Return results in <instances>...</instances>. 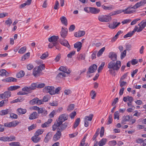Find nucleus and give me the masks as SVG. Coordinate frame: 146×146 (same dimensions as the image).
<instances>
[{"instance_id":"obj_1","label":"nucleus","mask_w":146,"mask_h":146,"mask_svg":"<svg viewBox=\"0 0 146 146\" xmlns=\"http://www.w3.org/2000/svg\"><path fill=\"white\" fill-rule=\"evenodd\" d=\"M108 56L112 61L110 62L108 64V67L113 70L118 71L121 66V62L120 61L117 60V55L114 52H111L109 54Z\"/></svg>"},{"instance_id":"obj_2","label":"nucleus","mask_w":146,"mask_h":146,"mask_svg":"<svg viewBox=\"0 0 146 146\" xmlns=\"http://www.w3.org/2000/svg\"><path fill=\"white\" fill-rule=\"evenodd\" d=\"M37 84L35 83L32 84L31 86H25L22 89V90L28 94L31 93L32 91L34 90L36 87Z\"/></svg>"},{"instance_id":"obj_3","label":"nucleus","mask_w":146,"mask_h":146,"mask_svg":"<svg viewBox=\"0 0 146 146\" xmlns=\"http://www.w3.org/2000/svg\"><path fill=\"white\" fill-rule=\"evenodd\" d=\"M111 17L109 15H101L99 16L98 19L102 22H107L111 20Z\"/></svg>"},{"instance_id":"obj_4","label":"nucleus","mask_w":146,"mask_h":146,"mask_svg":"<svg viewBox=\"0 0 146 146\" xmlns=\"http://www.w3.org/2000/svg\"><path fill=\"white\" fill-rule=\"evenodd\" d=\"M68 117L67 114L66 113L63 114L61 115L58 117V119L56 121H58L61 125L62 123L68 119Z\"/></svg>"},{"instance_id":"obj_5","label":"nucleus","mask_w":146,"mask_h":146,"mask_svg":"<svg viewBox=\"0 0 146 146\" xmlns=\"http://www.w3.org/2000/svg\"><path fill=\"white\" fill-rule=\"evenodd\" d=\"M58 36L53 35L49 38L48 40L49 42L53 44L54 46H55L56 44H58Z\"/></svg>"},{"instance_id":"obj_6","label":"nucleus","mask_w":146,"mask_h":146,"mask_svg":"<svg viewBox=\"0 0 146 146\" xmlns=\"http://www.w3.org/2000/svg\"><path fill=\"white\" fill-rule=\"evenodd\" d=\"M138 25L139 26V28L137 26H135V27H137V32H139L142 31L145 27L146 25V19L143 20L138 24Z\"/></svg>"},{"instance_id":"obj_7","label":"nucleus","mask_w":146,"mask_h":146,"mask_svg":"<svg viewBox=\"0 0 146 146\" xmlns=\"http://www.w3.org/2000/svg\"><path fill=\"white\" fill-rule=\"evenodd\" d=\"M19 123V122L17 121H15L9 123H6L4 124V127H14L17 126Z\"/></svg>"},{"instance_id":"obj_8","label":"nucleus","mask_w":146,"mask_h":146,"mask_svg":"<svg viewBox=\"0 0 146 146\" xmlns=\"http://www.w3.org/2000/svg\"><path fill=\"white\" fill-rule=\"evenodd\" d=\"M54 90V87L53 86H46L43 89V91L46 93H49L51 95H53V92Z\"/></svg>"},{"instance_id":"obj_9","label":"nucleus","mask_w":146,"mask_h":146,"mask_svg":"<svg viewBox=\"0 0 146 146\" xmlns=\"http://www.w3.org/2000/svg\"><path fill=\"white\" fill-rule=\"evenodd\" d=\"M70 125L69 122H65V123L61 125L58 129L60 131H62L65 130L68 127H69Z\"/></svg>"},{"instance_id":"obj_10","label":"nucleus","mask_w":146,"mask_h":146,"mask_svg":"<svg viewBox=\"0 0 146 146\" xmlns=\"http://www.w3.org/2000/svg\"><path fill=\"white\" fill-rule=\"evenodd\" d=\"M11 92L9 91L5 92L4 93L0 94V98L5 99L8 98L11 96Z\"/></svg>"},{"instance_id":"obj_11","label":"nucleus","mask_w":146,"mask_h":146,"mask_svg":"<svg viewBox=\"0 0 146 146\" xmlns=\"http://www.w3.org/2000/svg\"><path fill=\"white\" fill-rule=\"evenodd\" d=\"M97 66L95 64H94L91 66L89 68L87 74L92 73L94 72L97 70Z\"/></svg>"},{"instance_id":"obj_12","label":"nucleus","mask_w":146,"mask_h":146,"mask_svg":"<svg viewBox=\"0 0 146 146\" xmlns=\"http://www.w3.org/2000/svg\"><path fill=\"white\" fill-rule=\"evenodd\" d=\"M146 3V0L141 1L139 2L136 3L133 7H131V8L136 9L140 6H143Z\"/></svg>"},{"instance_id":"obj_13","label":"nucleus","mask_w":146,"mask_h":146,"mask_svg":"<svg viewBox=\"0 0 146 146\" xmlns=\"http://www.w3.org/2000/svg\"><path fill=\"white\" fill-rule=\"evenodd\" d=\"M41 71V69H40L36 67L34 68L33 73L35 77H38L40 75Z\"/></svg>"},{"instance_id":"obj_14","label":"nucleus","mask_w":146,"mask_h":146,"mask_svg":"<svg viewBox=\"0 0 146 146\" xmlns=\"http://www.w3.org/2000/svg\"><path fill=\"white\" fill-rule=\"evenodd\" d=\"M120 24V22L117 23V21L115 20L113 21V23L110 24L108 27L110 29H113L117 27Z\"/></svg>"},{"instance_id":"obj_15","label":"nucleus","mask_w":146,"mask_h":146,"mask_svg":"<svg viewBox=\"0 0 146 146\" xmlns=\"http://www.w3.org/2000/svg\"><path fill=\"white\" fill-rule=\"evenodd\" d=\"M59 70L62 71V72L67 74H69L71 72V70L70 69H68L66 67L64 66H61L59 68Z\"/></svg>"},{"instance_id":"obj_16","label":"nucleus","mask_w":146,"mask_h":146,"mask_svg":"<svg viewBox=\"0 0 146 146\" xmlns=\"http://www.w3.org/2000/svg\"><path fill=\"white\" fill-rule=\"evenodd\" d=\"M68 29L66 28L62 27L60 32L61 36L63 38H65L68 34Z\"/></svg>"},{"instance_id":"obj_17","label":"nucleus","mask_w":146,"mask_h":146,"mask_svg":"<svg viewBox=\"0 0 146 146\" xmlns=\"http://www.w3.org/2000/svg\"><path fill=\"white\" fill-rule=\"evenodd\" d=\"M137 27H135L133 30L132 31H130L129 33H128L127 34L123 36V38H125L128 37H131L133 34L136 31H137Z\"/></svg>"},{"instance_id":"obj_18","label":"nucleus","mask_w":146,"mask_h":146,"mask_svg":"<svg viewBox=\"0 0 146 146\" xmlns=\"http://www.w3.org/2000/svg\"><path fill=\"white\" fill-rule=\"evenodd\" d=\"M90 12L93 14H97L98 13L100 12L99 9L96 8L94 7H89Z\"/></svg>"},{"instance_id":"obj_19","label":"nucleus","mask_w":146,"mask_h":146,"mask_svg":"<svg viewBox=\"0 0 146 146\" xmlns=\"http://www.w3.org/2000/svg\"><path fill=\"white\" fill-rule=\"evenodd\" d=\"M62 134L60 131H58L53 136V139L55 141H56L59 139L61 136Z\"/></svg>"},{"instance_id":"obj_20","label":"nucleus","mask_w":146,"mask_h":146,"mask_svg":"<svg viewBox=\"0 0 146 146\" xmlns=\"http://www.w3.org/2000/svg\"><path fill=\"white\" fill-rule=\"evenodd\" d=\"M59 42L62 45L68 48H70V46L69 44L68 41L64 39L62 40H60L59 41Z\"/></svg>"},{"instance_id":"obj_21","label":"nucleus","mask_w":146,"mask_h":146,"mask_svg":"<svg viewBox=\"0 0 146 146\" xmlns=\"http://www.w3.org/2000/svg\"><path fill=\"white\" fill-rule=\"evenodd\" d=\"M31 139L34 143H36L40 141L41 138L40 137L35 135L33 136L32 137Z\"/></svg>"},{"instance_id":"obj_22","label":"nucleus","mask_w":146,"mask_h":146,"mask_svg":"<svg viewBox=\"0 0 146 146\" xmlns=\"http://www.w3.org/2000/svg\"><path fill=\"white\" fill-rule=\"evenodd\" d=\"M38 115L37 112L35 111L30 115L29 119H33L38 118Z\"/></svg>"},{"instance_id":"obj_23","label":"nucleus","mask_w":146,"mask_h":146,"mask_svg":"<svg viewBox=\"0 0 146 146\" xmlns=\"http://www.w3.org/2000/svg\"><path fill=\"white\" fill-rule=\"evenodd\" d=\"M85 34V32L84 31H79L78 32L74 34V36L76 37H80L83 36Z\"/></svg>"},{"instance_id":"obj_24","label":"nucleus","mask_w":146,"mask_h":146,"mask_svg":"<svg viewBox=\"0 0 146 146\" xmlns=\"http://www.w3.org/2000/svg\"><path fill=\"white\" fill-rule=\"evenodd\" d=\"M74 47L77 48V51H79L81 49L82 46V43L80 42H78L75 43L74 45Z\"/></svg>"},{"instance_id":"obj_25","label":"nucleus","mask_w":146,"mask_h":146,"mask_svg":"<svg viewBox=\"0 0 146 146\" xmlns=\"http://www.w3.org/2000/svg\"><path fill=\"white\" fill-rule=\"evenodd\" d=\"M130 119L129 115L124 116H123L122 120L121 121V123L125 124L127 121H128Z\"/></svg>"},{"instance_id":"obj_26","label":"nucleus","mask_w":146,"mask_h":146,"mask_svg":"<svg viewBox=\"0 0 146 146\" xmlns=\"http://www.w3.org/2000/svg\"><path fill=\"white\" fill-rule=\"evenodd\" d=\"M123 100L125 102H126L127 100L129 102L131 103L133 100V98L131 96H128L126 97H124L123 98Z\"/></svg>"},{"instance_id":"obj_27","label":"nucleus","mask_w":146,"mask_h":146,"mask_svg":"<svg viewBox=\"0 0 146 146\" xmlns=\"http://www.w3.org/2000/svg\"><path fill=\"white\" fill-rule=\"evenodd\" d=\"M52 119H49L47 121L45 122L42 125V127L44 128L48 127L49 126V124L52 122Z\"/></svg>"},{"instance_id":"obj_28","label":"nucleus","mask_w":146,"mask_h":146,"mask_svg":"<svg viewBox=\"0 0 146 146\" xmlns=\"http://www.w3.org/2000/svg\"><path fill=\"white\" fill-rule=\"evenodd\" d=\"M18 114H24L27 112V110L25 109H22V108H19L17 110Z\"/></svg>"},{"instance_id":"obj_29","label":"nucleus","mask_w":146,"mask_h":146,"mask_svg":"<svg viewBox=\"0 0 146 146\" xmlns=\"http://www.w3.org/2000/svg\"><path fill=\"white\" fill-rule=\"evenodd\" d=\"M51 136L52 135L51 133H48L44 139V142L45 143H47L50 139H51Z\"/></svg>"},{"instance_id":"obj_30","label":"nucleus","mask_w":146,"mask_h":146,"mask_svg":"<svg viewBox=\"0 0 146 146\" xmlns=\"http://www.w3.org/2000/svg\"><path fill=\"white\" fill-rule=\"evenodd\" d=\"M86 135L82 139L79 146H88V143H85L86 139Z\"/></svg>"},{"instance_id":"obj_31","label":"nucleus","mask_w":146,"mask_h":146,"mask_svg":"<svg viewBox=\"0 0 146 146\" xmlns=\"http://www.w3.org/2000/svg\"><path fill=\"white\" fill-rule=\"evenodd\" d=\"M121 13L122 10H119L112 12L110 14L108 15L109 16H110L111 17V16L115 15L117 14L120 13Z\"/></svg>"},{"instance_id":"obj_32","label":"nucleus","mask_w":146,"mask_h":146,"mask_svg":"<svg viewBox=\"0 0 146 146\" xmlns=\"http://www.w3.org/2000/svg\"><path fill=\"white\" fill-rule=\"evenodd\" d=\"M20 88V86H11L8 88V90L9 91H13L15 90Z\"/></svg>"},{"instance_id":"obj_33","label":"nucleus","mask_w":146,"mask_h":146,"mask_svg":"<svg viewBox=\"0 0 146 146\" xmlns=\"http://www.w3.org/2000/svg\"><path fill=\"white\" fill-rule=\"evenodd\" d=\"M130 8H130V7H127L125 9L122 10V12H124V13L126 14H129L132 13H133V11L129 10V9Z\"/></svg>"},{"instance_id":"obj_34","label":"nucleus","mask_w":146,"mask_h":146,"mask_svg":"<svg viewBox=\"0 0 146 146\" xmlns=\"http://www.w3.org/2000/svg\"><path fill=\"white\" fill-rule=\"evenodd\" d=\"M93 116V114H90L89 116H86L84 117V119L86 121H91L92 120Z\"/></svg>"},{"instance_id":"obj_35","label":"nucleus","mask_w":146,"mask_h":146,"mask_svg":"<svg viewBox=\"0 0 146 146\" xmlns=\"http://www.w3.org/2000/svg\"><path fill=\"white\" fill-rule=\"evenodd\" d=\"M61 125V124L59 123L58 121H56V122L54 123V125L52 126V130L54 131L57 127H59Z\"/></svg>"},{"instance_id":"obj_36","label":"nucleus","mask_w":146,"mask_h":146,"mask_svg":"<svg viewBox=\"0 0 146 146\" xmlns=\"http://www.w3.org/2000/svg\"><path fill=\"white\" fill-rule=\"evenodd\" d=\"M60 20L62 23L64 24L66 26L67 25V20L66 18L64 16H62L60 18Z\"/></svg>"},{"instance_id":"obj_37","label":"nucleus","mask_w":146,"mask_h":146,"mask_svg":"<svg viewBox=\"0 0 146 146\" xmlns=\"http://www.w3.org/2000/svg\"><path fill=\"white\" fill-rule=\"evenodd\" d=\"M107 141V139L105 138L102 139L99 143L100 146H102L105 145Z\"/></svg>"},{"instance_id":"obj_38","label":"nucleus","mask_w":146,"mask_h":146,"mask_svg":"<svg viewBox=\"0 0 146 146\" xmlns=\"http://www.w3.org/2000/svg\"><path fill=\"white\" fill-rule=\"evenodd\" d=\"M80 121V118H78L76 119L73 126L74 129L76 128L78 126Z\"/></svg>"},{"instance_id":"obj_39","label":"nucleus","mask_w":146,"mask_h":146,"mask_svg":"<svg viewBox=\"0 0 146 146\" xmlns=\"http://www.w3.org/2000/svg\"><path fill=\"white\" fill-rule=\"evenodd\" d=\"M9 112V110L8 109L2 110L0 111V115H5L7 114Z\"/></svg>"},{"instance_id":"obj_40","label":"nucleus","mask_w":146,"mask_h":146,"mask_svg":"<svg viewBox=\"0 0 146 146\" xmlns=\"http://www.w3.org/2000/svg\"><path fill=\"white\" fill-rule=\"evenodd\" d=\"M24 75L25 72L23 70H21L16 75V76L17 78H19L23 77Z\"/></svg>"},{"instance_id":"obj_41","label":"nucleus","mask_w":146,"mask_h":146,"mask_svg":"<svg viewBox=\"0 0 146 146\" xmlns=\"http://www.w3.org/2000/svg\"><path fill=\"white\" fill-rule=\"evenodd\" d=\"M37 98H35L29 101V104L31 105L37 104Z\"/></svg>"},{"instance_id":"obj_42","label":"nucleus","mask_w":146,"mask_h":146,"mask_svg":"<svg viewBox=\"0 0 146 146\" xmlns=\"http://www.w3.org/2000/svg\"><path fill=\"white\" fill-rule=\"evenodd\" d=\"M105 47H104L102 48L101 49H100L98 52V53L97 54V56L99 57L102 54L103 52L105 50Z\"/></svg>"},{"instance_id":"obj_43","label":"nucleus","mask_w":146,"mask_h":146,"mask_svg":"<svg viewBox=\"0 0 146 146\" xmlns=\"http://www.w3.org/2000/svg\"><path fill=\"white\" fill-rule=\"evenodd\" d=\"M27 48L26 46L22 47L19 50L18 52L20 54H23L25 52Z\"/></svg>"},{"instance_id":"obj_44","label":"nucleus","mask_w":146,"mask_h":146,"mask_svg":"<svg viewBox=\"0 0 146 146\" xmlns=\"http://www.w3.org/2000/svg\"><path fill=\"white\" fill-rule=\"evenodd\" d=\"M44 130L43 129H39L36 131L35 133V135H36V136H38L39 135H41L43 132Z\"/></svg>"},{"instance_id":"obj_45","label":"nucleus","mask_w":146,"mask_h":146,"mask_svg":"<svg viewBox=\"0 0 146 146\" xmlns=\"http://www.w3.org/2000/svg\"><path fill=\"white\" fill-rule=\"evenodd\" d=\"M77 58L79 60H84L85 59V55L81 54L77 57Z\"/></svg>"},{"instance_id":"obj_46","label":"nucleus","mask_w":146,"mask_h":146,"mask_svg":"<svg viewBox=\"0 0 146 146\" xmlns=\"http://www.w3.org/2000/svg\"><path fill=\"white\" fill-rule=\"evenodd\" d=\"M61 87H58L56 88L55 90H54V91L53 92V95H54L55 94H58L59 93L60 91L61 90Z\"/></svg>"},{"instance_id":"obj_47","label":"nucleus","mask_w":146,"mask_h":146,"mask_svg":"<svg viewBox=\"0 0 146 146\" xmlns=\"http://www.w3.org/2000/svg\"><path fill=\"white\" fill-rule=\"evenodd\" d=\"M66 76V74H65V73L62 72L58 73V74L56 76V78H62Z\"/></svg>"},{"instance_id":"obj_48","label":"nucleus","mask_w":146,"mask_h":146,"mask_svg":"<svg viewBox=\"0 0 146 146\" xmlns=\"http://www.w3.org/2000/svg\"><path fill=\"white\" fill-rule=\"evenodd\" d=\"M112 114H110L109 117L108 121L106 123L108 125L112 123Z\"/></svg>"},{"instance_id":"obj_49","label":"nucleus","mask_w":146,"mask_h":146,"mask_svg":"<svg viewBox=\"0 0 146 146\" xmlns=\"http://www.w3.org/2000/svg\"><path fill=\"white\" fill-rule=\"evenodd\" d=\"M9 145L11 146H21L19 142H12L9 143Z\"/></svg>"},{"instance_id":"obj_50","label":"nucleus","mask_w":146,"mask_h":146,"mask_svg":"<svg viewBox=\"0 0 146 146\" xmlns=\"http://www.w3.org/2000/svg\"><path fill=\"white\" fill-rule=\"evenodd\" d=\"M30 53L28 52L26 54L22 57V59L23 60H24L28 58L30 56Z\"/></svg>"},{"instance_id":"obj_51","label":"nucleus","mask_w":146,"mask_h":146,"mask_svg":"<svg viewBox=\"0 0 146 146\" xmlns=\"http://www.w3.org/2000/svg\"><path fill=\"white\" fill-rule=\"evenodd\" d=\"M6 71L5 69L0 70V75L2 76L6 75Z\"/></svg>"},{"instance_id":"obj_52","label":"nucleus","mask_w":146,"mask_h":146,"mask_svg":"<svg viewBox=\"0 0 146 146\" xmlns=\"http://www.w3.org/2000/svg\"><path fill=\"white\" fill-rule=\"evenodd\" d=\"M116 144V142L115 140L110 141L108 143V144L110 146H114Z\"/></svg>"},{"instance_id":"obj_53","label":"nucleus","mask_w":146,"mask_h":146,"mask_svg":"<svg viewBox=\"0 0 146 146\" xmlns=\"http://www.w3.org/2000/svg\"><path fill=\"white\" fill-rule=\"evenodd\" d=\"M126 50H125L122 52L121 54V58L123 59L126 56Z\"/></svg>"},{"instance_id":"obj_54","label":"nucleus","mask_w":146,"mask_h":146,"mask_svg":"<svg viewBox=\"0 0 146 146\" xmlns=\"http://www.w3.org/2000/svg\"><path fill=\"white\" fill-rule=\"evenodd\" d=\"M59 6V4L58 1L56 0L55 3L54 5V8L55 9L57 10L58 9V7Z\"/></svg>"},{"instance_id":"obj_55","label":"nucleus","mask_w":146,"mask_h":146,"mask_svg":"<svg viewBox=\"0 0 146 146\" xmlns=\"http://www.w3.org/2000/svg\"><path fill=\"white\" fill-rule=\"evenodd\" d=\"M90 96H92L91 98L92 99H94L96 96V94L94 91L92 90L90 93Z\"/></svg>"},{"instance_id":"obj_56","label":"nucleus","mask_w":146,"mask_h":146,"mask_svg":"<svg viewBox=\"0 0 146 146\" xmlns=\"http://www.w3.org/2000/svg\"><path fill=\"white\" fill-rule=\"evenodd\" d=\"M114 119H119V112L118 111H115L114 114Z\"/></svg>"},{"instance_id":"obj_57","label":"nucleus","mask_w":146,"mask_h":146,"mask_svg":"<svg viewBox=\"0 0 146 146\" xmlns=\"http://www.w3.org/2000/svg\"><path fill=\"white\" fill-rule=\"evenodd\" d=\"M12 21L10 18H8V19L5 21V23L7 25H9V26L12 24Z\"/></svg>"},{"instance_id":"obj_58","label":"nucleus","mask_w":146,"mask_h":146,"mask_svg":"<svg viewBox=\"0 0 146 146\" xmlns=\"http://www.w3.org/2000/svg\"><path fill=\"white\" fill-rule=\"evenodd\" d=\"M74 104H71L68 107L67 110L69 111H71L73 110L74 109Z\"/></svg>"},{"instance_id":"obj_59","label":"nucleus","mask_w":146,"mask_h":146,"mask_svg":"<svg viewBox=\"0 0 146 146\" xmlns=\"http://www.w3.org/2000/svg\"><path fill=\"white\" fill-rule=\"evenodd\" d=\"M104 129L103 127H102L101 129V131L100 133V135L101 137H102L104 135Z\"/></svg>"},{"instance_id":"obj_60","label":"nucleus","mask_w":146,"mask_h":146,"mask_svg":"<svg viewBox=\"0 0 146 146\" xmlns=\"http://www.w3.org/2000/svg\"><path fill=\"white\" fill-rule=\"evenodd\" d=\"M48 54L47 53L43 54L40 56V58L44 60L47 57H48Z\"/></svg>"},{"instance_id":"obj_61","label":"nucleus","mask_w":146,"mask_h":146,"mask_svg":"<svg viewBox=\"0 0 146 146\" xmlns=\"http://www.w3.org/2000/svg\"><path fill=\"white\" fill-rule=\"evenodd\" d=\"M7 141H11L15 140V137L14 136H10V137H7Z\"/></svg>"},{"instance_id":"obj_62","label":"nucleus","mask_w":146,"mask_h":146,"mask_svg":"<svg viewBox=\"0 0 146 146\" xmlns=\"http://www.w3.org/2000/svg\"><path fill=\"white\" fill-rule=\"evenodd\" d=\"M102 7L104 9L106 10H111L112 9V7H106L104 5L102 6Z\"/></svg>"},{"instance_id":"obj_63","label":"nucleus","mask_w":146,"mask_h":146,"mask_svg":"<svg viewBox=\"0 0 146 146\" xmlns=\"http://www.w3.org/2000/svg\"><path fill=\"white\" fill-rule=\"evenodd\" d=\"M49 98V96L48 95L45 96L43 98V101L44 102H46L48 101Z\"/></svg>"},{"instance_id":"obj_64","label":"nucleus","mask_w":146,"mask_h":146,"mask_svg":"<svg viewBox=\"0 0 146 146\" xmlns=\"http://www.w3.org/2000/svg\"><path fill=\"white\" fill-rule=\"evenodd\" d=\"M36 126V125L32 124L28 128V129L29 131H31L33 129H35Z\"/></svg>"}]
</instances>
